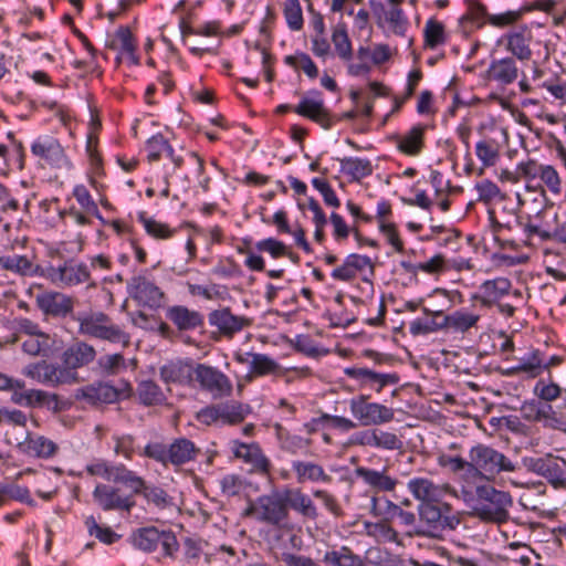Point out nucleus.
<instances>
[{"label":"nucleus","instance_id":"1","mask_svg":"<svg viewBox=\"0 0 566 566\" xmlns=\"http://www.w3.org/2000/svg\"><path fill=\"white\" fill-rule=\"evenodd\" d=\"M462 495L470 516L484 523L503 524L509 521V509L513 505V499L509 492L483 484L475 488L474 494L462 491Z\"/></svg>","mask_w":566,"mask_h":566},{"label":"nucleus","instance_id":"2","mask_svg":"<svg viewBox=\"0 0 566 566\" xmlns=\"http://www.w3.org/2000/svg\"><path fill=\"white\" fill-rule=\"evenodd\" d=\"M87 472L107 482L124 485L130 491L132 495L142 494L147 502L159 509L166 507L169 503L168 495L163 489L148 486L142 476L122 463L102 461L87 467Z\"/></svg>","mask_w":566,"mask_h":566},{"label":"nucleus","instance_id":"3","mask_svg":"<svg viewBox=\"0 0 566 566\" xmlns=\"http://www.w3.org/2000/svg\"><path fill=\"white\" fill-rule=\"evenodd\" d=\"M78 323V333L83 336L109 343L128 344L127 334L102 311H88L74 316Z\"/></svg>","mask_w":566,"mask_h":566},{"label":"nucleus","instance_id":"4","mask_svg":"<svg viewBox=\"0 0 566 566\" xmlns=\"http://www.w3.org/2000/svg\"><path fill=\"white\" fill-rule=\"evenodd\" d=\"M469 459H471L472 476L491 479L502 472L516 470V465L506 455L485 444L471 448Z\"/></svg>","mask_w":566,"mask_h":566},{"label":"nucleus","instance_id":"5","mask_svg":"<svg viewBox=\"0 0 566 566\" xmlns=\"http://www.w3.org/2000/svg\"><path fill=\"white\" fill-rule=\"evenodd\" d=\"M244 515L253 516L263 523L282 526L283 522L289 517L284 491H273L259 496L249 504Z\"/></svg>","mask_w":566,"mask_h":566},{"label":"nucleus","instance_id":"6","mask_svg":"<svg viewBox=\"0 0 566 566\" xmlns=\"http://www.w3.org/2000/svg\"><path fill=\"white\" fill-rule=\"evenodd\" d=\"M368 399L367 395H358L349 401L350 412L361 426H378L394 419L395 412L391 408L369 402Z\"/></svg>","mask_w":566,"mask_h":566},{"label":"nucleus","instance_id":"7","mask_svg":"<svg viewBox=\"0 0 566 566\" xmlns=\"http://www.w3.org/2000/svg\"><path fill=\"white\" fill-rule=\"evenodd\" d=\"M403 0H387L382 3L377 0H369V6L376 19V23L380 28H388L397 35H405L408 19L405 15L400 4Z\"/></svg>","mask_w":566,"mask_h":566},{"label":"nucleus","instance_id":"8","mask_svg":"<svg viewBox=\"0 0 566 566\" xmlns=\"http://www.w3.org/2000/svg\"><path fill=\"white\" fill-rule=\"evenodd\" d=\"M193 376L201 389L211 394L213 398L228 397L232 392L230 379L214 367L198 364L195 367Z\"/></svg>","mask_w":566,"mask_h":566},{"label":"nucleus","instance_id":"9","mask_svg":"<svg viewBox=\"0 0 566 566\" xmlns=\"http://www.w3.org/2000/svg\"><path fill=\"white\" fill-rule=\"evenodd\" d=\"M93 499L103 511H125L129 513L135 506L132 493L123 495L119 488L104 483L96 484Z\"/></svg>","mask_w":566,"mask_h":566},{"label":"nucleus","instance_id":"10","mask_svg":"<svg viewBox=\"0 0 566 566\" xmlns=\"http://www.w3.org/2000/svg\"><path fill=\"white\" fill-rule=\"evenodd\" d=\"M209 324L228 338L251 325V319L245 316L234 315L229 307L212 311L208 316Z\"/></svg>","mask_w":566,"mask_h":566},{"label":"nucleus","instance_id":"11","mask_svg":"<svg viewBox=\"0 0 566 566\" xmlns=\"http://www.w3.org/2000/svg\"><path fill=\"white\" fill-rule=\"evenodd\" d=\"M107 49L118 52L116 62L126 59L130 64L138 65L139 56L136 54L137 42L128 27H119L105 43Z\"/></svg>","mask_w":566,"mask_h":566},{"label":"nucleus","instance_id":"12","mask_svg":"<svg viewBox=\"0 0 566 566\" xmlns=\"http://www.w3.org/2000/svg\"><path fill=\"white\" fill-rule=\"evenodd\" d=\"M532 41L533 32L526 24L505 33L500 40L505 43V50L520 61H528L532 57Z\"/></svg>","mask_w":566,"mask_h":566},{"label":"nucleus","instance_id":"13","mask_svg":"<svg viewBox=\"0 0 566 566\" xmlns=\"http://www.w3.org/2000/svg\"><path fill=\"white\" fill-rule=\"evenodd\" d=\"M128 289L132 297L140 304L148 307H159L161 305L164 293L146 276L137 275L132 277Z\"/></svg>","mask_w":566,"mask_h":566},{"label":"nucleus","instance_id":"14","mask_svg":"<svg viewBox=\"0 0 566 566\" xmlns=\"http://www.w3.org/2000/svg\"><path fill=\"white\" fill-rule=\"evenodd\" d=\"M418 512L421 527L415 528V534L428 537H439L441 534V520L444 512V505L440 507L432 502H426L419 505Z\"/></svg>","mask_w":566,"mask_h":566},{"label":"nucleus","instance_id":"15","mask_svg":"<svg viewBox=\"0 0 566 566\" xmlns=\"http://www.w3.org/2000/svg\"><path fill=\"white\" fill-rule=\"evenodd\" d=\"M75 398L85 401L87 405L98 406L115 402L118 398V391L106 382H97L76 389Z\"/></svg>","mask_w":566,"mask_h":566},{"label":"nucleus","instance_id":"16","mask_svg":"<svg viewBox=\"0 0 566 566\" xmlns=\"http://www.w3.org/2000/svg\"><path fill=\"white\" fill-rule=\"evenodd\" d=\"M355 475L364 481L374 492H392L398 480L388 473V467L382 470H374L365 467H357Z\"/></svg>","mask_w":566,"mask_h":566},{"label":"nucleus","instance_id":"17","mask_svg":"<svg viewBox=\"0 0 566 566\" xmlns=\"http://www.w3.org/2000/svg\"><path fill=\"white\" fill-rule=\"evenodd\" d=\"M38 307L51 316H66L73 310V300L59 292H44L35 297Z\"/></svg>","mask_w":566,"mask_h":566},{"label":"nucleus","instance_id":"18","mask_svg":"<svg viewBox=\"0 0 566 566\" xmlns=\"http://www.w3.org/2000/svg\"><path fill=\"white\" fill-rule=\"evenodd\" d=\"M512 289V283L506 277H496L488 280L480 286L482 294L474 295L473 298L479 301L483 307L490 308L499 303L504 296L509 295Z\"/></svg>","mask_w":566,"mask_h":566},{"label":"nucleus","instance_id":"19","mask_svg":"<svg viewBox=\"0 0 566 566\" xmlns=\"http://www.w3.org/2000/svg\"><path fill=\"white\" fill-rule=\"evenodd\" d=\"M518 74L517 64L511 56L493 60L486 70L488 78L502 86L514 83L518 78Z\"/></svg>","mask_w":566,"mask_h":566},{"label":"nucleus","instance_id":"20","mask_svg":"<svg viewBox=\"0 0 566 566\" xmlns=\"http://www.w3.org/2000/svg\"><path fill=\"white\" fill-rule=\"evenodd\" d=\"M467 10L459 19V27L463 34L469 35L478 29H481L488 21L486 7L478 0H465Z\"/></svg>","mask_w":566,"mask_h":566},{"label":"nucleus","instance_id":"21","mask_svg":"<svg viewBox=\"0 0 566 566\" xmlns=\"http://www.w3.org/2000/svg\"><path fill=\"white\" fill-rule=\"evenodd\" d=\"M366 268H369L371 274L374 273V266L368 256L353 253L346 256L342 265L333 270L332 277L337 281L349 282Z\"/></svg>","mask_w":566,"mask_h":566},{"label":"nucleus","instance_id":"22","mask_svg":"<svg viewBox=\"0 0 566 566\" xmlns=\"http://www.w3.org/2000/svg\"><path fill=\"white\" fill-rule=\"evenodd\" d=\"M556 214H551L547 210L541 211L536 217L542 218L539 222H527L523 226L526 238L530 239L532 235L536 234L542 240L546 241L558 237L562 241L566 242V233L559 235L556 227L553 226L556 221Z\"/></svg>","mask_w":566,"mask_h":566},{"label":"nucleus","instance_id":"23","mask_svg":"<svg viewBox=\"0 0 566 566\" xmlns=\"http://www.w3.org/2000/svg\"><path fill=\"white\" fill-rule=\"evenodd\" d=\"M294 112L319 124L324 128L332 126V117L322 99L303 98L294 108Z\"/></svg>","mask_w":566,"mask_h":566},{"label":"nucleus","instance_id":"24","mask_svg":"<svg viewBox=\"0 0 566 566\" xmlns=\"http://www.w3.org/2000/svg\"><path fill=\"white\" fill-rule=\"evenodd\" d=\"M95 357V348L85 342H75L63 353L65 366L73 369L88 365Z\"/></svg>","mask_w":566,"mask_h":566},{"label":"nucleus","instance_id":"25","mask_svg":"<svg viewBox=\"0 0 566 566\" xmlns=\"http://www.w3.org/2000/svg\"><path fill=\"white\" fill-rule=\"evenodd\" d=\"M286 507L294 510L308 520H316L318 512L313 501L301 489H284Z\"/></svg>","mask_w":566,"mask_h":566},{"label":"nucleus","instance_id":"26","mask_svg":"<svg viewBox=\"0 0 566 566\" xmlns=\"http://www.w3.org/2000/svg\"><path fill=\"white\" fill-rule=\"evenodd\" d=\"M159 374L160 378L166 384L175 382L186 385L191 382L195 374V367L189 363L181 360L170 361L160 367Z\"/></svg>","mask_w":566,"mask_h":566},{"label":"nucleus","instance_id":"27","mask_svg":"<svg viewBox=\"0 0 566 566\" xmlns=\"http://www.w3.org/2000/svg\"><path fill=\"white\" fill-rule=\"evenodd\" d=\"M52 277L54 281L72 286L87 282L90 280V271L83 263H65L57 269H53Z\"/></svg>","mask_w":566,"mask_h":566},{"label":"nucleus","instance_id":"28","mask_svg":"<svg viewBox=\"0 0 566 566\" xmlns=\"http://www.w3.org/2000/svg\"><path fill=\"white\" fill-rule=\"evenodd\" d=\"M167 317L180 331L195 329L203 323V316L199 312L181 305L170 307Z\"/></svg>","mask_w":566,"mask_h":566},{"label":"nucleus","instance_id":"29","mask_svg":"<svg viewBox=\"0 0 566 566\" xmlns=\"http://www.w3.org/2000/svg\"><path fill=\"white\" fill-rule=\"evenodd\" d=\"M344 373L352 378L360 380L361 384H377V392H380L385 386L395 385L399 380L395 374H378L367 368L349 367Z\"/></svg>","mask_w":566,"mask_h":566},{"label":"nucleus","instance_id":"30","mask_svg":"<svg viewBox=\"0 0 566 566\" xmlns=\"http://www.w3.org/2000/svg\"><path fill=\"white\" fill-rule=\"evenodd\" d=\"M169 463L181 465L196 459L200 449L186 438L176 439L169 447Z\"/></svg>","mask_w":566,"mask_h":566},{"label":"nucleus","instance_id":"31","mask_svg":"<svg viewBox=\"0 0 566 566\" xmlns=\"http://www.w3.org/2000/svg\"><path fill=\"white\" fill-rule=\"evenodd\" d=\"M18 448L22 453L38 458L52 457L56 451V446L53 441L44 437L31 438L29 434L25 441L18 444Z\"/></svg>","mask_w":566,"mask_h":566},{"label":"nucleus","instance_id":"32","mask_svg":"<svg viewBox=\"0 0 566 566\" xmlns=\"http://www.w3.org/2000/svg\"><path fill=\"white\" fill-rule=\"evenodd\" d=\"M32 153L40 158L42 166L62 167L66 164L61 144H32Z\"/></svg>","mask_w":566,"mask_h":566},{"label":"nucleus","instance_id":"33","mask_svg":"<svg viewBox=\"0 0 566 566\" xmlns=\"http://www.w3.org/2000/svg\"><path fill=\"white\" fill-rule=\"evenodd\" d=\"M160 541V531L155 526L142 527L130 535V543L134 547L146 553L154 552Z\"/></svg>","mask_w":566,"mask_h":566},{"label":"nucleus","instance_id":"34","mask_svg":"<svg viewBox=\"0 0 566 566\" xmlns=\"http://www.w3.org/2000/svg\"><path fill=\"white\" fill-rule=\"evenodd\" d=\"M562 361V358L559 356H552L547 364L543 365L542 359L539 357L538 352L532 353V356L527 361L521 363L516 367H513L507 370V375H516L520 373H525L530 377H536L541 374L543 368L548 369L552 366H556Z\"/></svg>","mask_w":566,"mask_h":566},{"label":"nucleus","instance_id":"35","mask_svg":"<svg viewBox=\"0 0 566 566\" xmlns=\"http://www.w3.org/2000/svg\"><path fill=\"white\" fill-rule=\"evenodd\" d=\"M292 469L296 474L298 482L305 481H323L329 482L332 478L325 473L323 467L313 462L294 461L292 462Z\"/></svg>","mask_w":566,"mask_h":566},{"label":"nucleus","instance_id":"36","mask_svg":"<svg viewBox=\"0 0 566 566\" xmlns=\"http://www.w3.org/2000/svg\"><path fill=\"white\" fill-rule=\"evenodd\" d=\"M342 170L349 175L354 181H360L373 174L370 160L358 157H344L339 159Z\"/></svg>","mask_w":566,"mask_h":566},{"label":"nucleus","instance_id":"37","mask_svg":"<svg viewBox=\"0 0 566 566\" xmlns=\"http://www.w3.org/2000/svg\"><path fill=\"white\" fill-rule=\"evenodd\" d=\"M408 490L417 500L421 501V503L433 502L440 494L439 488L424 478L410 480L408 482Z\"/></svg>","mask_w":566,"mask_h":566},{"label":"nucleus","instance_id":"38","mask_svg":"<svg viewBox=\"0 0 566 566\" xmlns=\"http://www.w3.org/2000/svg\"><path fill=\"white\" fill-rule=\"evenodd\" d=\"M220 421L227 424H237L244 420V418L251 412V408L248 405H243L238 401H231L228 403H219Z\"/></svg>","mask_w":566,"mask_h":566},{"label":"nucleus","instance_id":"39","mask_svg":"<svg viewBox=\"0 0 566 566\" xmlns=\"http://www.w3.org/2000/svg\"><path fill=\"white\" fill-rule=\"evenodd\" d=\"M137 396L145 406L161 405L166 400V396L160 387L153 380H143L137 387Z\"/></svg>","mask_w":566,"mask_h":566},{"label":"nucleus","instance_id":"40","mask_svg":"<svg viewBox=\"0 0 566 566\" xmlns=\"http://www.w3.org/2000/svg\"><path fill=\"white\" fill-rule=\"evenodd\" d=\"M332 42L334 44L337 55L344 60L349 61L353 56V48L345 23H338L333 29Z\"/></svg>","mask_w":566,"mask_h":566},{"label":"nucleus","instance_id":"41","mask_svg":"<svg viewBox=\"0 0 566 566\" xmlns=\"http://www.w3.org/2000/svg\"><path fill=\"white\" fill-rule=\"evenodd\" d=\"M424 44L429 49H436L447 41L444 24L437 19H429L423 28Z\"/></svg>","mask_w":566,"mask_h":566},{"label":"nucleus","instance_id":"42","mask_svg":"<svg viewBox=\"0 0 566 566\" xmlns=\"http://www.w3.org/2000/svg\"><path fill=\"white\" fill-rule=\"evenodd\" d=\"M543 478L555 488H566V461L548 457Z\"/></svg>","mask_w":566,"mask_h":566},{"label":"nucleus","instance_id":"43","mask_svg":"<svg viewBox=\"0 0 566 566\" xmlns=\"http://www.w3.org/2000/svg\"><path fill=\"white\" fill-rule=\"evenodd\" d=\"M480 316L470 314L462 311H455L450 315H446L447 327H451L457 332L465 333L474 327L479 322Z\"/></svg>","mask_w":566,"mask_h":566},{"label":"nucleus","instance_id":"44","mask_svg":"<svg viewBox=\"0 0 566 566\" xmlns=\"http://www.w3.org/2000/svg\"><path fill=\"white\" fill-rule=\"evenodd\" d=\"M324 562L334 566H361V559L347 547L327 552L324 555Z\"/></svg>","mask_w":566,"mask_h":566},{"label":"nucleus","instance_id":"45","mask_svg":"<svg viewBox=\"0 0 566 566\" xmlns=\"http://www.w3.org/2000/svg\"><path fill=\"white\" fill-rule=\"evenodd\" d=\"M283 14L289 28L292 31H300L303 28V11L298 0H285Z\"/></svg>","mask_w":566,"mask_h":566},{"label":"nucleus","instance_id":"46","mask_svg":"<svg viewBox=\"0 0 566 566\" xmlns=\"http://www.w3.org/2000/svg\"><path fill=\"white\" fill-rule=\"evenodd\" d=\"M0 265L2 269L27 275L32 272L31 261L23 255H3L0 256Z\"/></svg>","mask_w":566,"mask_h":566},{"label":"nucleus","instance_id":"47","mask_svg":"<svg viewBox=\"0 0 566 566\" xmlns=\"http://www.w3.org/2000/svg\"><path fill=\"white\" fill-rule=\"evenodd\" d=\"M85 525L90 535H94L97 539H99L104 544H113L120 538L119 534H116L111 527L101 526L94 516H88L85 520Z\"/></svg>","mask_w":566,"mask_h":566},{"label":"nucleus","instance_id":"48","mask_svg":"<svg viewBox=\"0 0 566 566\" xmlns=\"http://www.w3.org/2000/svg\"><path fill=\"white\" fill-rule=\"evenodd\" d=\"M251 371L258 376L274 374L279 370V364L263 354H254L252 355V359L250 361Z\"/></svg>","mask_w":566,"mask_h":566},{"label":"nucleus","instance_id":"49","mask_svg":"<svg viewBox=\"0 0 566 566\" xmlns=\"http://www.w3.org/2000/svg\"><path fill=\"white\" fill-rule=\"evenodd\" d=\"M526 11H528V9L524 8L520 10H510L502 13L490 14L488 17V22L495 28H506L520 21Z\"/></svg>","mask_w":566,"mask_h":566},{"label":"nucleus","instance_id":"50","mask_svg":"<svg viewBox=\"0 0 566 566\" xmlns=\"http://www.w3.org/2000/svg\"><path fill=\"white\" fill-rule=\"evenodd\" d=\"M539 179L543 185L547 188V190L554 195L559 196L562 190V180L553 166L545 165L541 169Z\"/></svg>","mask_w":566,"mask_h":566},{"label":"nucleus","instance_id":"51","mask_svg":"<svg viewBox=\"0 0 566 566\" xmlns=\"http://www.w3.org/2000/svg\"><path fill=\"white\" fill-rule=\"evenodd\" d=\"M285 63L293 67L302 69L303 72L311 78H315L318 75V70H317L315 63L310 57V55H307L305 53H300L296 55H287L285 57Z\"/></svg>","mask_w":566,"mask_h":566},{"label":"nucleus","instance_id":"52","mask_svg":"<svg viewBox=\"0 0 566 566\" xmlns=\"http://www.w3.org/2000/svg\"><path fill=\"white\" fill-rule=\"evenodd\" d=\"M475 154L483 166H494L501 154L499 144H476Z\"/></svg>","mask_w":566,"mask_h":566},{"label":"nucleus","instance_id":"53","mask_svg":"<svg viewBox=\"0 0 566 566\" xmlns=\"http://www.w3.org/2000/svg\"><path fill=\"white\" fill-rule=\"evenodd\" d=\"M444 328H447L446 316H443V319L441 322H437L436 319H431L428 322L416 319L411 322L409 325V331L413 336L427 335Z\"/></svg>","mask_w":566,"mask_h":566},{"label":"nucleus","instance_id":"54","mask_svg":"<svg viewBox=\"0 0 566 566\" xmlns=\"http://www.w3.org/2000/svg\"><path fill=\"white\" fill-rule=\"evenodd\" d=\"M551 406H541L536 401L524 402L521 407L522 417L528 421H541L548 416Z\"/></svg>","mask_w":566,"mask_h":566},{"label":"nucleus","instance_id":"55","mask_svg":"<svg viewBox=\"0 0 566 566\" xmlns=\"http://www.w3.org/2000/svg\"><path fill=\"white\" fill-rule=\"evenodd\" d=\"M73 195L81 206L82 210L86 213H92L96 217H99V211L97 205L92 199L87 188L83 185H78L74 188Z\"/></svg>","mask_w":566,"mask_h":566},{"label":"nucleus","instance_id":"56","mask_svg":"<svg viewBox=\"0 0 566 566\" xmlns=\"http://www.w3.org/2000/svg\"><path fill=\"white\" fill-rule=\"evenodd\" d=\"M2 494H4L6 502L8 500H17L33 505V500L30 497V492L27 488L17 484H0Z\"/></svg>","mask_w":566,"mask_h":566},{"label":"nucleus","instance_id":"57","mask_svg":"<svg viewBox=\"0 0 566 566\" xmlns=\"http://www.w3.org/2000/svg\"><path fill=\"white\" fill-rule=\"evenodd\" d=\"M98 365L104 373L115 375L125 368V359L122 354L105 355L98 359Z\"/></svg>","mask_w":566,"mask_h":566},{"label":"nucleus","instance_id":"58","mask_svg":"<svg viewBox=\"0 0 566 566\" xmlns=\"http://www.w3.org/2000/svg\"><path fill=\"white\" fill-rule=\"evenodd\" d=\"M143 455L160 462L164 465L169 463L168 448L160 442L148 443L143 451Z\"/></svg>","mask_w":566,"mask_h":566},{"label":"nucleus","instance_id":"59","mask_svg":"<svg viewBox=\"0 0 566 566\" xmlns=\"http://www.w3.org/2000/svg\"><path fill=\"white\" fill-rule=\"evenodd\" d=\"M49 347V336L42 334L41 336H31L22 343L23 352L36 356Z\"/></svg>","mask_w":566,"mask_h":566},{"label":"nucleus","instance_id":"60","mask_svg":"<svg viewBox=\"0 0 566 566\" xmlns=\"http://www.w3.org/2000/svg\"><path fill=\"white\" fill-rule=\"evenodd\" d=\"M375 447L386 450H396L401 447V441L392 432L375 429Z\"/></svg>","mask_w":566,"mask_h":566},{"label":"nucleus","instance_id":"61","mask_svg":"<svg viewBox=\"0 0 566 566\" xmlns=\"http://www.w3.org/2000/svg\"><path fill=\"white\" fill-rule=\"evenodd\" d=\"M143 224L148 234L156 239H167L172 235L174 231L167 224L157 222L153 219L142 218Z\"/></svg>","mask_w":566,"mask_h":566},{"label":"nucleus","instance_id":"62","mask_svg":"<svg viewBox=\"0 0 566 566\" xmlns=\"http://www.w3.org/2000/svg\"><path fill=\"white\" fill-rule=\"evenodd\" d=\"M255 247L259 251L268 252L273 258H280L287 254L285 244L272 238L259 241Z\"/></svg>","mask_w":566,"mask_h":566},{"label":"nucleus","instance_id":"63","mask_svg":"<svg viewBox=\"0 0 566 566\" xmlns=\"http://www.w3.org/2000/svg\"><path fill=\"white\" fill-rule=\"evenodd\" d=\"M544 165H538L536 160L525 157L517 163V174L527 179H535L539 176Z\"/></svg>","mask_w":566,"mask_h":566},{"label":"nucleus","instance_id":"64","mask_svg":"<svg viewBox=\"0 0 566 566\" xmlns=\"http://www.w3.org/2000/svg\"><path fill=\"white\" fill-rule=\"evenodd\" d=\"M534 391L541 399L546 401H553L562 394V389L558 385L554 382L545 384L543 381L537 382Z\"/></svg>","mask_w":566,"mask_h":566}]
</instances>
